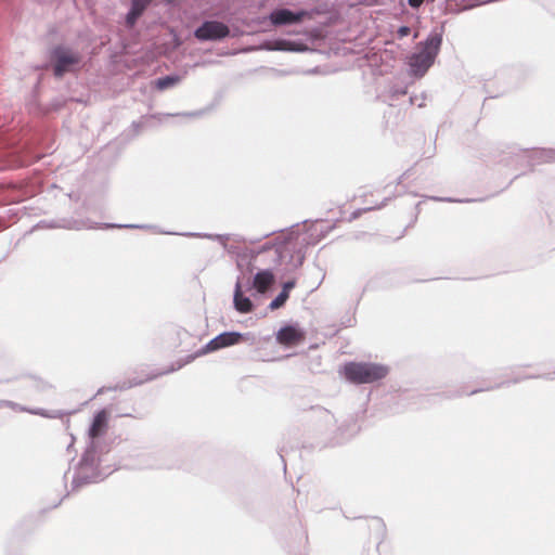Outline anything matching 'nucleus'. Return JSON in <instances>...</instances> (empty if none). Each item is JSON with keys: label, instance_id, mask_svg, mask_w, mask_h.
<instances>
[{"label": "nucleus", "instance_id": "36", "mask_svg": "<svg viewBox=\"0 0 555 555\" xmlns=\"http://www.w3.org/2000/svg\"><path fill=\"white\" fill-rule=\"evenodd\" d=\"M159 233H163V234H175L173 232H169V231H159Z\"/></svg>", "mask_w": 555, "mask_h": 555}, {"label": "nucleus", "instance_id": "29", "mask_svg": "<svg viewBox=\"0 0 555 555\" xmlns=\"http://www.w3.org/2000/svg\"><path fill=\"white\" fill-rule=\"evenodd\" d=\"M429 199H433V201H437V202H451V197H436V196H433V197H428Z\"/></svg>", "mask_w": 555, "mask_h": 555}, {"label": "nucleus", "instance_id": "18", "mask_svg": "<svg viewBox=\"0 0 555 555\" xmlns=\"http://www.w3.org/2000/svg\"><path fill=\"white\" fill-rule=\"evenodd\" d=\"M20 412H28L30 414L39 415V416L48 417V418H55V417L61 416V413L57 411L50 412V411L41 409V408H37V409L20 408Z\"/></svg>", "mask_w": 555, "mask_h": 555}, {"label": "nucleus", "instance_id": "22", "mask_svg": "<svg viewBox=\"0 0 555 555\" xmlns=\"http://www.w3.org/2000/svg\"><path fill=\"white\" fill-rule=\"evenodd\" d=\"M184 365V363H181L179 362L177 366H175L173 364L170 365V367H168L167 370L165 371H162V372H157L155 374H152V375H149L145 379H143L144 382H147V380H153L155 379L156 377L158 376H162V375H165V374H169V373H172L179 369H181L182 366ZM140 379H132L130 383H139Z\"/></svg>", "mask_w": 555, "mask_h": 555}, {"label": "nucleus", "instance_id": "33", "mask_svg": "<svg viewBox=\"0 0 555 555\" xmlns=\"http://www.w3.org/2000/svg\"><path fill=\"white\" fill-rule=\"evenodd\" d=\"M360 214H361V210H356V211H353V212L351 214V218H350V219H351V220L357 219V218L360 216Z\"/></svg>", "mask_w": 555, "mask_h": 555}, {"label": "nucleus", "instance_id": "39", "mask_svg": "<svg viewBox=\"0 0 555 555\" xmlns=\"http://www.w3.org/2000/svg\"><path fill=\"white\" fill-rule=\"evenodd\" d=\"M24 165H25V163H24V162H18V163L16 164V166H24Z\"/></svg>", "mask_w": 555, "mask_h": 555}, {"label": "nucleus", "instance_id": "26", "mask_svg": "<svg viewBox=\"0 0 555 555\" xmlns=\"http://www.w3.org/2000/svg\"><path fill=\"white\" fill-rule=\"evenodd\" d=\"M270 248H271V244L267 243L257 251L250 250V260H254L258 255H260L261 253H263Z\"/></svg>", "mask_w": 555, "mask_h": 555}, {"label": "nucleus", "instance_id": "24", "mask_svg": "<svg viewBox=\"0 0 555 555\" xmlns=\"http://www.w3.org/2000/svg\"><path fill=\"white\" fill-rule=\"evenodd\" d=\"M296 286V280L292 279L283 283L281 292L289 296L291 291Z\"/></svg>", "mask_w": 555, "mask_h": 555}, {"label": "nucleus", "instance_id": "11", "mask_svg": "<svg viewBox=\"0 0 555 555\" xmlns=\"http://www.w3.org/2000/svg\"><path fill=\"white\" fill-rule=\"evenodd\" d=\"M154 0H130V8L125 16V25L128 29H132L140 17Z\"/></svg>", "mask_w": 555, "mask_h": 555}, {"label": "nucleus", "instance_id": "16", "mask_svg": "<svg viewBox=\"0 0 555 555\" xmlns=\"http://www.w3.org/2000/svg\"><path fill=\"white\" fill-rule=\"evenodd\" d=\"M182 235L189 236V237H207L210 240H217L219 241L223 247H227V241L229 240V234H207V233H195V232H188L183 233Z\"/></svg>", "mask_w": 555, "mask_h": 555}, {"label": "nucleus", "instance_id": "31", "mask_svg": "<svg viewBox=\"0 0 555 555\" xmlns=\"http://www.w3.org/2000/svg\"><path fill=\"white\" fill-rule=\"evenodd\" d=\"M105 391H111V390L108 389V387L103 386V387L99 388V390H98V392H96V396H98V395H102V393H104Z\"/></svg>", "mask_w": 555, "mask_h": 555}, {"label": "nucleus", "instance_id": "3", "mask_svg": "<svg viewBox=\"0 0 555 555\" xmlns=\"http://www.w3.org/2000/svg\"><path fill=\"white\" fill-rule=\"evenodd\" d=\"M80 63L81 55L78 51L59 43L48 50L47 63L42 67L51 69L54 78L61 79L66 74L78 70Z\"/></svg>", "mask_w": 555, "mask_h": 555}, {"label": "nucleus", "instance_id": "23", "mask_svg": "<svg viewBox=\"0 0 555 555\" xmlns=\"http://www.w3.org/2000/svg\"><path fill=\"white\" fill-rule=\"evenodd\" d=\"M143 383H144V380H139V383L122 382V383L117 384L115 386L108 387V389L113 390V391H117V390L122 391V390L130 389L131 387L139 386V385H141Z\"/></svg>", "mask_w": 555, "mask_h": 555}, {"label": "nucleus", "instance_id": "32", "mask_svg": "<svg viewBox=\"0 0 555 555\" xmlns=\"http://www.w3.org/2000/svg\"><path fill=\"white\" fill-rule=\"evenodd\" d=\"M105 391H111V390L108 389V387L103 386V387L99 388V390H98V392H96V396H98V395H102V393H104Z\"/></svg>", "mask_w": 555, "mask_h": 555}, {"label": "nucleus", "instance_id": "7", "mask_svg": "<svg viewBox=\"0 0 555 555\" xmlns=\"http://www.w3.org/2000/svg\"><path fill=\"white\" fill-rule=\"evenodd\" d=\"M311 16L312 13L305 9L294 11L288 8H275L269 13L267 18L272 26L282 27L301 24Z\"/></svg>", "mask_w": 555, "mask_h": 555}, {"label": "nucleus", "instance_id": "40", "mask_svg": "<svg viewBox=\"0 0 555 555\" xmlns=\"http://www.w3.org/2000/svg\"><path fill=\"white\" fill-rule=\"evenodd\" d=\"M421 205H422V202L417 203L416 208L420 209Z\"/></svg>", "mask_w": 555, "mask_h": 555}, {"label": "nucleus", "instance_id": "30", "mask_svg": "<svg viewBox=\"0 0 555 555\" xmlns=\"http://www.w3.org/2000/svg\"><path fill=\"white\" fill-rule=\"evenodd\" d=\"M274 232H275V231L264 233V234H262V235H261V237H259V238H255V240H250L249 242H250V243H257V242H259L261 238H266V237L270 236L271 234H273Z\"/></svg>", "mask_w": 555, "mask_h": 555}, {"label": "nucleus", "instance_id": "15", "mask_svg": "<svg viewBox=\"0 0 555 555\" xmlns=\"http://www.w3.org/2000/svg\"><path fill=\"white\" fill-rule=\"evenodd\" d=\"M101 228L103 229H142V230H154L156 229L155 225L152 224H120V223H103L101 224Z\"/></svg>", "mask_w": 555, "mask_h": 555}, {"label": "nucleus", "instance_id": "14", "mask_svg": "<svg viewBox=\"0 0 555 555\" xmlns=\"http://www.w3.org/2000/svg\"><path fill=\"white\" fill-rule=\"evenodd\" d=\"M181 81V76L177 74H169L162 76L155 80V87L159 91H164L177 86Z\"/></svg>", "mask_w": 555, "mask_h": 555}, {"label": "nucleus", "instance_id": "6", "mask_svg": "<svg viewBox=\"0 0 555 555\" xmlns=\"http://www.w3.org/2000/svg\"><path fill=\"white\" fill-rule=\"evenodd\" d=\"M194 37L201 41H221L230 36V28L218 20H205L193 31Z\"/></svg>", "mask_w": 555, "mask_h": 555}, {"label": "nucleus", "instance_id": "1", "mask_svg": "<svg viewBox=\"0 0 555 555\" xmlns=\"http://www.w3.org/2000/svg\"><path fill=\"white\" fill-rule=\"evenodd\" d=\"M109 412L101 409L94 413L88 428V443L75 468L72 491L102 481L108 474L101 469V454L104 452L101 438L108 428Z\"/></svg>", "mask_w": 555, "mask_h": 555}, {"label": "nucleus", "instance_id": "13", "mask_svg": "<svg viewBox=\"0 0 555 555\" xmlns=\"http://www.w3.org/2000/svg\"><path fill=\"white\" fill-rule=\"evenodd\" d=\"M309 414L310 420L315 421L320 429H328L336 423L334 415L327 409L320 405L311 406Z\"/></svg>", "mask_w": 555, "mask_h": 555}, {"label": "nucleus", "instance_id": "28", "mask_svg": "<svg viewBox=\"0 0 555 555\" xmlns=\"http://www.w3.org/2000/svg\"><path fill=\"white\" fill-rule=\"evenodd\" d=\"M477 5V2L474 1V0H469L467 3H464V4H457L456 3V7H459V10H465V9H468V8H473Z\"/></svg>", "mask_w": 555, "mask_h": 555}, {"label": "nucleus", "instance_id": "34", "mask_svg": "<svg viewBox=\"0 0 555 555\" xmlns=\"http://www.w3.org/2000/svg\"><path fill=\"white\" fill-rule=\"evenodd\" d=\"M376 522L378 524V526L380 528H385V525H384V522L380 519H376Z\"/></svg>", "mask_w": 555, "mask_h": 555}, {"label": "nucleus", "instance_id": "27", "mask_svg": "<svg viewBox=\"0 0 555 555\" xmlns=\"http://www.w3.org/2000/svg\"><path fill=\"white\" fill-rule=\"evenodd\" d=\"M2 404L7 408L14 410V411H20V408H24L23 405L16 403V402L10 401V400L2 401Z\"/></svg>", "mask_w": 555, "mask_h": 555}, {"label": "nucleus", "instance_id": "10", "mask_svg": "<svg viewBox=\"0 0 555 555\" xmlns=\"http://www.w3.org/2000/svg\"><path fill=\"white\" fill-rule=\"evenodd\" d=\"M274 283L275 275L272 269H262L248 281L247 289L255 291L256 294H264L272 288Z\"/></svg>", "mask_w": 555, "mask_h": 555}, {"label": "nucleus", "instance_id": "21", "mask_svg": "<svg viewBox=\"0 0 555 555\" xmlns=\"http://www.w3.org/2000/svg\"><path fill=\"white\" fill-rule=\"evenodd\" d=\"M288 298L289 296L286 293L280 292L269 304V309L276 310L282 308Z\"/></svg>", "mask_w": 555, "mask_h": 555}, {"label": "nucleus", "instance_id": "2", "mask_svg": "<svg viewBox=\"0 0 555 555\" xmlns=\"http://www.w3.org/2000/svg\"><path fill=\"white\" fill-rule=\"evenodd\" d=\"M442 37L440 34H430L424 41H421L417 49L408 59L409 74L412 77H423L440 50Z\"/></svg>", "mask_w": 555, "mask_h": 555}, {"label": "nucleus", "instance_id": "9", "mask_svg": "<svg viewBox=\"0 0 555 555\" xmlns=\"http://www.w3.org/2000/svg\"><path fill=\"white\" fill-rule=\"evenodd\" d=\"M288 237L285 238V242L275 247V261L283 262L286 258H288L287 263L292 264L293 268L297 269L302 266L305 260V254L301 249H294L288 246Z\"/></svg>", "mask_w": 555, "mask_h": 555}, {"label": "nucleus", "instance_id": "5", "mask_svg": "<svg viewBox=\"0 0 555 555\" xmlns=\"http://www.w3.org/2000/svg\"><path fill=\"white\" fill-rule=\"evenodd\" d=\"M242 343H248L249 345H254L256 343L255 334L247 332L241 333L236 331H227L218 334L216 337L210 339L207 344H205L201 349H198L194 354H190L185 358V361L182 363L188 364L192 362L195 358L218 351L222 348L231 347L234 345H238Z\"/></svg>", "mask_w": 555, "mask_h": 555}, {"label": "nucleus", "instance_id": "12", "mask_svg": "<svg viewBox=\"0 0 555 555\" xmlns=\"http://www.w3.org/2000/svg\"><path fill=\"white\" fill-rule=\"evenodd\" d=\"M233 306L240 313H249L255 309L251 299L244 294L240 279L236 281L234 287Z\"/></svg>", "mask_w": 555, "mask_h": 555}, {"label": "nucleus", "instance_id": "35", "mask_svg": "<svg viewBox=\"0 0 555 555\" xmlns=\"http://www.w3.org/2000/svg\"><path fill=\"white\" fill-rule=\"evenodd\" d=\"M184 115H185V116H197V115H198V113L193 112V113H186V114H184Z\"/></svg>", "mask_w": 555, "mask_h": 555}, {"label": "nucleus", "instance_id": "19", "mask_svg": "<svg viewBox=\"0 0 555 555\" xmlns=\"http://www.w3.org/2000/svg\"><path fill=\"white\" fill-rule=\"evenodd\" d=\"M50 228H63L67 230H81L83 224L78 220H62V223L51 222Z\"/></svg>", "mask_w": 555, "mask_h": 555}, {"label": "nucleus", "instance_id": "4", "mask_svg": "<svg viewBox=\"0 0 555 555\" xmlns=\"http://www.w3.org/2000/svg\"><path fill=\"white\" fill-rule=\"evenodd\" d=\"M339 372L349 383L362 385L384 379L389 373V367L375 362L350 361L345 363Z\"/></svg>", "mask_w": 555, "mask_h": 555}, {"label": "nucleus", "instance_id": "38", "mask_svg": "<svg viewBox=\"0 0 555 555\" xmlns=\"http://www.w3.org/2000/svg\"><path fill=\"white\" fill-rule=\"evenodd\" d=\"M280 456H281V459H282V462H283V466H284V468H286V463L284 462L283 455H282V454H280Z\"/></svg>", "mask_w": 555, "mask_h": 555}, {"label": "nucleus", "instance_id": "20", "mask_svg": "<svg viewBox=\"0 0 555 555\" xmlns=\"http://www.w3.org/2000/svg\"><path fill=\"white\" fill-rule=\"evenodd\" d=\"M152 118H154V116H150V117L144 116L140 120L132 121L130 128H131V131L133 132V137L139 135L140 132L142 131V129L147 127V124Z\"/></svg>", "mask_w": 555, "mask_h": 555}, {"label": "nucleus", "instance_id": "37", "mask_svg": "<svg viewBox=\"0 0 555 555\" xmlns=\"http://www.w3.org/2000/svg\"><path fill=\"white\" fill-rule=\"evenodd\" d=\"M119 416L130 417V416H132V414H130V413H125V414H120Z\"/></svg>", "mask_w": 555, "mask_h": 555}, {"label": "nucleus", "instance_id": "25", "mask_svg": "<svg viewBox=\"0 0 555 555\" xmlns=\"http://www.w3.org/2000/svg\"><path fill=\"white\" fill-rule=\"evenodd\" d=\"M411 33V28L406 25H402L398 28L397 34L399 38H404L409 36Z\"/></svg>", "mask_w": 555, "mask_h": 555}, {"label": "nucleus", "instance_id": "8", "mask_svg": "<svg viewBox=\"0 0 555 555\" xmlns=\"http://www.w3.org/2000/svg\"><path fill=\"white\" fill-rule=\"evenodd\" d=\"M306 331L297 322H294L283 325L275 333V339L282 346L294 347L306 339Z\"/></svg>", "mask_w": 555, "mask_h": 555}, {"label": "nucleus", "instance_id": "17", "mask_svg": "<svg viewBox=\"0 0 555 555\" xmlns=\"http://www.w3.org/2000/svg\"><path fill=\"white\" fill-rule=\"evenodd\" d=\"M270 50L275 51H289V52H300L301 49L298 48V43L295 41L281 40L275 43L274 47L270 48Z\"/></svg>", "mask_w": 555, "mask_h": 555}]
</instances>
